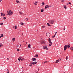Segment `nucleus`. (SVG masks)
Segmentation results:
<instances>
[{
	"label": "nucleus",
	"mask_w": 73,
	"mask_h": 73,
	"mask_svg": "<svg viewBox=\"0 0 73 73\" xmlns=\"http://www.w3.org/2000/svg\"><path fill=\"white\" fill-rule=\"evenodd\" d=\"M46 36L47 37H50V33L49 32H47L46 34Z\"/></svg>",
	"instance_id": "1"
},
{
	"label": "nucleus",
	"mask_w": 73,
	"mask_h": 73,
	"mask_svg": "<svg viewBox=\"0 0 73 73\" xmlns=\"http://www.w3.org/2000/svg\"><path fill=\"white\" fill-rule=\"evenodd\" d=\"M40 43L41 44H45V40H41L40 41Z\"/></svg>",
	"instance_id": "2"
},
{
	"label": "nucleus",
	"mask_w": 73,
	"mask_h": 73,
	"mask_svg": "<svg viewBox=\"0 0 73 73\" xmlns=\"http://www.w3.org/2000/svg\"><path fill=\"white\" fill-rule=\"evenodd\" d=\"M48 41L49 42V43H50L51 44V45L52 44V42H51V39L50 38H49L48 39Z\"/></svg>",
	"instance_id": "3"
},
{
	"label": "nucleus",
	"mask_w": 73,
	"mask_h": 73,
	"mask_svg": "<svg viewBox=\"0 0 73 73\" xmlns=\"http://www.w3.org/2000/svg\"><path fill=\"white\" fill-rule=\"evenodd\" d=\"M67 45H65L64 47V50H66V49H67Z\"/></svg>",
	"instance_id": "4"
},
{
	"label": "nucleus",
	"mask_w": 73,
	"mask_h": 73,
	"mask_svg": "<svg viewBox=\"0 0 73 73\" xmlns=\"http://www.w3.org/2000/svg\"><path fill=\"white\" fill-rule=\"evenodd\" d=\"M49 23L51 24H53V23H54V21L51 20L49 21Z\"/></svg>",
	"instance_id": "5"
},
{
	"label": "nucleus",
	"mask_w": 73,
	"mask_h": 73,
	"mask_svg": "<svg viewBox=\"0 0 73 73\" xmlns=\"http://www.w3.org/2000/svg\"><path fill=\"white\" fill-rule=\"evenodd\" d=\"M7 15H9V16H11V15H12L11 13L9 11H7Z\"/></svg>",
	"instance_id": "6"
},
{
	"label": "nucleus",
	"mask_w": 73,
	"mask_h": 73,
	"mask_svg": "<svg viewBox=\"0 0 73 73\" xmlns=\"http://www.w3.org/2000/svg\"><path fill=\"white\" fill-rule=\"evenodd\" d=\"M43 47L44 49H46V50H48V49L47 48L46 46H43Z\"/></svg>",
	"instance_id": "7"
},
{
	"label": "nucleus",
	"mask_w": 73,
	"mask_h": 73,
	"mask_svg": "<svg viewBox=\"0 0 73 73\" xmlns=\"http://www.w3.org/2000/svg\"><path fill=\"white\" fill-rule=\"evenodd\" d=\"M31 60L32 61H36V58H33Z\"/></svg>",
	"instance_id": "8"
},
{
	"label": "nucleus",
	"mask_w": 73,
	"mask_h": 73,
	"mask_svg": "<svg viewBox=\"0 0 73 73\" xmlns=\"http://www.w3.org/2000/svg\"><path fill=\"white\" fill-rule=\"evenodd\" d=\"M9 12H10L11 13V15H12L13 13V12L12 11V10H10L9 11Z\"/></svg>",
	"instance_id": "9"
},
{
	"label": "nucleus",
	"mask_w": 73,
	"mask_h": 73,
	"mask_svg": "<svg viewBox=\"0 0 73 73\" xmlns=\"http://www.w3.org/2000/svg\"><path fill=\"white\" fill-rule=\"evenodd\" d=\"M1 16H3V17H4V16H5V14L2 13H1Z\"/></svg>",
	"instance_id": "10"
},
{
	"label": "nucleus",
	"mask_w": 73,
	"mask_h": 73,
	"mask_svg": "<svg viewBox=\"0 0 73 73\" xmlns=\"http://www.w3.org/2000/svg\"><path fill=\"white\" fill-rule=\"evenodd\" d=\"M48 5H47L45 6V9H47V8H48Z\"/></svg>",
	"instance_id": "11"
},
{
	"label": "nucleus",
	"mask_w": 73,
	"mask_h": 73,
	"mask_svg": "<svg viewBox=\"0 0 73 73\" xmlns=\"http://www.w3.org/2000/svg\"><path fill=\"white\" fill-rule=\"evenodd\" d=\"M64 7L65 8V9H66V8H67L66 6V5H64Z\"/></svg>",
	"instance_id": "12"
},
{
	"label": "nucleus",
	"mask_w": 73,
	"mask_h": 73,
	"mask_svg": "<svg viewBox=\"0 0 73 73\" xmlns=\"http://www.w3.org/2000/svg\"><path fill=\"white\" fill-rule=\"evenodd\" d=\"M47 25H48V26H49V27H51L52 26V25H50L49 24V23H47Z\"/></svg>",
	"instance_id": "13"
},
{
	"label": "nucleus",
	"mask_w": 73,
	"mask_h": 73,
	"mask_svg": "<svg viewBox=\"0 0 73 73\" xmlns=\"http://www.w3.org/2000/svg\"><path fill=\"white\" fill-rule=\"evenodd\" d=\"M42 6H43V5H45V3H44V2H42Z\"/></svg>",
	"instance_id": "14"
},
{
	"label": "nucleus",
	"mask_w": 73,
	"mask_h": 73,
	"mask_svg": "<svg viewBox=\"0 0 73 73\" xmlns=\"http://www.w3.org/2000/svg\"><path fill=\"white\" fill-rule=\"evenodd\" d=\"M21 25H24V23H23L22 22H21Z\"/></svg>",
	"instance_id": "15"
},
{
	"label": "nucleus",
	"mask_w": 73,
	"mask_h": 73,
	"mask_svg": "<svg viewBox=\"0 0 73 73\" xmlns=\"http://www.w3.org/2000/svg\"><path fill=\"white\" fill-rule=\"evenodd\" d=\"M19 13H20L21 15H23V13H22V12H21V11L19 12Z\"/></svg>",
	"instance_id": "16"
},
{
	"label": "nucleus",
	"mask_w": 73,
	"mask_h": 73,
	"mask_svg": "<svg viewBox=\"0 0 73 73\" xmlns=\"http://www.w3.org/2000/svg\"><path fill=\"white\" fill-rule=\"evenodd\" d=\"M67 46L68 48H70V44H69V45H68Z\"/></svg>",
	"instance_id": "17"
},
{
	"label": "nucleus",
	"mask_w": 73,
	"mask_h": 73,
	"mask_svg": "<svg viewBox=\"0 0 73 73\" xmlns=\"http://www.w3.org/2000/svg\"><path fill=\"white\" fill-rule=\"evenodd\" d=\"M12 40H13V41H15V38H13V39H12Z\"/></svg>",
	"instance_id": "18"
},
{
	"label": "nucleus",
	"mask_w": 73,
	"mask_h": 73,
	"mask_svg": "<svg viewBox=\"0 0 73 73\" xmlns=\"http://www.w3.org/2000/svg\"><path fill=\"white\" fill-rule=\"evenodd\" d=\"M16 2L17 3H20V2L18 0H16Z\"/></svg>",
	"instance_id": "19"
},
{
	"label": "nucleus",
	"mask_w": 73,
	"mask_h": 73,
	"mask_svg": "<svg viewBox=\"0 0 73 73\" xmlns=\"http://www.w3.org/2000/svg\"><path fill=\"white\" fill-rule=\"evenodd\" d=\"M3 44H2L1 43L0 44V47H1V46H3Z\"/></svg>",
	"instance_id": "20"
},
{
	"label": "nucleus",
	"mask_w": 73,
	"mask_h": 73,
	"mask_svg": "<svg viewBox=\"0 0 73 73\" xmlns=\"http://www.w3.org/2000/svg\"><path fill=\"white\" fill-rule=\"evenodd\" d=\"M38 3V2L36 1V3H35V5H37V3Z\"/></svg>",
	"instance_id": "21"
},
{
	"label": "nucleus",
	"mask_w": 73,
	"mask_h": 73,
	"mask_svg": "<svg viewBox=\"0 0 73 73\" xmlns=\"http://www.w3.org/2000/svg\"><path fill=\"white\" fill-rule=\"evenodd\" d=\"M28 47L29 48H30V46H31V44H29L28 45Z\"/></svg>",
	"instance_id": "22"
},
{
	"label": "nucleus",
	"mask_w": 73,
	"mask_h": 73,
	"mask_svg": "<svg viewBox=\"0 0 73 73\" xmlns=\"http://www.w3.org/2000/svg\"><path fill=\"white\" fill-rule=\"evenodd\" d=\"M35 57H38V55L37 54H36L35 56Z\"/></svg>",
	"instance_id": "23"
},
{
	"label": "nucleus",
	"mask_w": 73,
	"mask_h": 73,
	"mask_svg": "<svg viewBox=\"0 0 73 73\" xmlns=\"http://www.w3.org/2000/svg\"><path fill=\"white\" fill-rule=\"evenodd\" d=\"M17 26H15V29H17Z\"/></svg>",
	"instance_id": "24"
},
{
	"label": "nucleus",
	"mask_w": 73,
	"mask_h": 73,
	"mask_svg": "<svg viewBox=\"0 0 73 73\" xmlns=\"http://www.w3.org/2000/svg\"><path fill=\"white\" fill-rule=\"evenodd\" d=\"M41 12H44V9H41Z\"/></svg>",
	"instance_id": "25"
},
{
	"label": "nucleus",
	"mask_w": 73,
	"mask_h": 73,
	"mask_svg": "<svg viewBox=\"0 0 73 73\" xmlns=\"http://www.w3.org/2000/svg\"><path fill=\"white\" fill-rule=\"evenodd\" d=\"M70 49H71V50H73V48L72 47H71L70 48Z\"/></svg>",
	"instance_id": "26"
},
{
	"label": "nucleus",
	"mask_w": 73,
	"mask_h": 73,
	"mask_svg": "<svg viewBox=\"0 0 73 73\" xmlns=\"http://www.w3.org/2000/svg\"><path fill=\"white\" fill-rule=\"evenodd\" d=\"M55 62H56V63H57L58 62V61L57 60H56Z\"/></svg>",
	"instance_id": "27"
},
{
	"label": "nucleus",
	"mask_w": 73,
	"mask_h": 73,
	"mask_svg": "<svg viewBox=\"0 0 73 73\" xmlns=\"http://www.w3.org/2000/svg\"><path fill=\"white\" fill-rule=\"evenodd\" d=\"M21 61H24V59H21Z\"/></svg>",
	"instance_id": "28"
},
{
	"label": "nucleus",
	"mask_w": 73,
	"mask_h": 73,
	"mask_svg": "<svg viewBox=\"0 0 73 73\" xmlns=\"http://www.w3.org/2000/svg\"><path fill=\"white\" fill-rule=\"evenodd\" d=\"M18 60L19 61V62L20 61V58H18Z\"/></svg>",
	"instance_id": "29"
},
{
	"label": "nucleus",
	"mask_w": 73,
	"mask_h": 73,
	"mask_svg": "<svg viewBox=\"0 0 73 73\" xmlns=\"http://www.w3.org/2000/svg\"><path fill=\"white\" fill-rule=\"evenodd\" d=\"M6 19V17H3V20H5Z\"/></svg>",
	"instance_id": "30"
},
{
	"label": "nucleus",
	"mask_w": 73,
	"mask_h": 73,
	"mask_svg": "<svg viewBox=\"0 0 73 73\" xmlns=\"http://www.w3.org/2000/svg\"><path fill=\"white\" fill-rule=\"evenodd\" d=\"M19 58H20V60H21V59H23V58H22V57L21 56H20Z\"/></svg>",
	"instance_id": "31"
},
{
	"label": "nucleus",
	"mask_w": 73,
	"mask_h": 73,
	"mask_svg": "<svg viewBox=\"0 0 73 73\" xmlns=\"http://www.w3.org/2000/svg\"><path fill=\"white\" fill-rule=\"evenodd\" d=\"M2 37H3L4 36V35H3V34H2L1 35Z\"/></svg>",
	"instance_id": "32"
},
{
	"label": "nucleus",
	"mask_w": 73,
	"mask_h": 73,
	"mask_svg": "<svg viewBox=\"0 0 73 73\" xmlns=\"http://www.w3.org/2000/svg\"><path fill=\"white\" fill-rule=\"evenodd\" d=\"M42 28H45V26H42Z\"/></svg>",
	"instance_id": "33"
},
{
	"label": "nucleus",
	"mask_w": 73,
	"mask_h": 73,
	"mask_svg": "<svg viewBox=\"0 0 73 73\" xmlns=\"http://www.w3.org/2000/svg\"><path fill=\"white\" fill-rule=\"evenodd\" d=\"M17 51L18 52H19V51H20V50H19V49H17Z\"/></svg>",
	"instance_id": "34"
},
{
	"label": "nucleus",
	"mask_w": 73,
	"mask_h": 73,
	"mask_svg": "<svg viewBox=\"0 0 73 73\" xmlns=\"http://www.w3.org/2000/svg\"><path fill=\"white\" fill-rule=\"evenodd\" d=\"M64 0H62L61 2H62V3H63L64 1Z\"/></svg>",
	"instance_id": "35"
},
{
	"label": "nucleus",
	"mask_w": 73,
	"mask_h": 73,
	"mask_svg": "<svg viewBox=\"0 0 73 73\" xmlns=\"http://www.w3.org/2000/svg\"><path fill=\"white\" fill-rule=\"evenodd\" d=\"M66 60H68V57H67V56H66Z\"/></svg>",
	"instance_id": "36"
},
{
	"label": "nucleus",
	"mask_w": 73,
	"mask_h": 73,
	"mask_svg": "<svg viewBox=\"0 0 73 73\" xmlns=\"http://www.w3.org/2000/svg\"><path fill=\"white\" fill-rule=\"evenodd\" d=\"M25 20H26V21H28V18H26Z\"/></svg>",
	"instance_id": "37"
},
{
	"label": "nucleus",
	"mask_w": 73,
	"mask_h": 73,
	"mask_svg": "<svg viewBox=\"0 0 73 73\" xmlns=\"http://www.w3.org/2000/svg\"><path fill=\"white\" fill-rule=\"evenodd\" d=\"M34 63H35V64H37V62H36V61H35V62H34Z\"/></svg>",
	"instance_id": "38"
},
{
	"label": "nucleus",
	"mask_w": 73,
	"mask_h": 73,
	"mask_svg": "<svg viewBox=\"0 0 73 73\" xmlns=\"http://www.w3.org/2000/svg\"><path fill=\"white\" fill-rule=\"evenodd\" d=\"M44 64H45V63H47V62H46V61L44 62Z\"/></svg>",
	"instance_id": "39"
},
{
	"label": "nucleus",
	"mask_w": 73,
	"mask_h": 73,
	"mask_svg": "<svg viewBox=\"0 0 73 73\" xmlns=\"http://www.w3.org/2000/svg\"><path fill=\"white\" fill-rule=\"evenodd\" d=\"M32 64L33 65H34V64H35V62H33Z\"/></svg>",
	"instance_id": "40"
},
{
	"label": "nucleus",
	"mask_w": 73,
	"mask_h": 73,
	"mask_svg": "<svg viewBox=\"0 0 73 73\" xmlns=\"http://www.w3.org/2000/svg\"><path fill=\"white\" fill-rule=\"evenodd\" d=\"M1 25H3V23H1Z\"/></svg>",
	"instance_id": "41"
},
{
	"label": "nucleus",
	"mask_w": 73,
	"mask_h": 73,
	"mask_svg": "<svg viewBox=\"0 0 73 73\" xmlns=\"http://www.w3.org/2000/svg\"><path fill=\"white\" fill-rule=\"evenodd\" d=\"M51 44H50V43L49 44V46H51Z\"/></svg>",
	"instance_id": "42"
},
{
	"label": "nucleus",
	"mask_w": 73,
	"mask_h": 73,
	"mask_svg": "<svg viewBox=\"0 0 73 73\" xmlns=\"http://www.w3.org/2000/svg\"><path fill=\"white\" fill-rule=\"evenodd\" d=\"M29 66H32L31 64H30L29 65Z\"/></svg>",
	"instance_id": "43"
},
{
	"label": "nucleus",
	"mask_w": 73,
	"mask_h": 73,
	"mask_svg": "<svg viewBox=\"0 0 73 73\" xmlns=\"http://www.w3.org/2000/svg\"><path fill=\"white\" fill-rule=\"evenodd\" d=\"M19 32H21V30H19Z\"/></svg>",
	"instance_id": "44"
},
{
	"label": "nucleus",
	"mask_w": 73,
	"mask_h": 73,
	"mask_svg": "<svg viewBox=\"0 0 73 73\" xmlns=\"http://www.w3.org/2000/svg\"><path fill=\"white\" fill-rule=\"evenodd\" d=\"M30 63L31 65H32V64H33L32 62Z\"/></svg>",
	"instance_id": "45"
},
{
	"label": "nucleus",
	"mask_w": 73,
	"mask_h": 73,
	"mask_svg": "<svg viewBox=\"0 0 73 73\" xmlns=\"http://www.w3.org/2000/svg\"><path fill=\"white\" fill-rule=\"evenodd\" d=\"M15 26H14L13 27V28H15Z\"/></svg>",
	"instance_id": "46"
},
{
	"label": "nucleus",
	"mask_w": 73,
	"mask_h": 73,
	"mask_svg": "<svg viewBox=\"0 0 73 73\" xmlns=\"http://www.w3.org/2000/svg\"><path fill=\"white\" fill-rule=\"evenodd\" d=\"M56 34H55V35H54V37H55V36H56Z\"/></svg>",
	"instance_id": "47"
},
{
	"label": "nucleus",
	"mask_w": 73,
	"mask_h": 73,
	"mask_svg": "<svg viewBox=\"0 0 73 73\" xmlns=\"http://www.w3.org/2000/svg\"><path fill=\"white\" fill-rule=\"evenodd\" d=\"M59 60H60V61L61 60V59L60 58V59H59Z\"/></svg>",
	"instance_id": "48"
},
{
	"label": "nucleus",
	"mask_w": 73,
	"mask_h": 73,
	"mask_svg": "<svg viewBox=\"0 0 73 73\" xmlns=\"http://www.w3.org/2000/svg\"><path fill=\"white\" fill-rule=\"evenodd\" d=\"M2 37V36H0V38H1Z\"/></svg>",
	"instance_id": "49"
},
{
	"label": "nucleus",
	"mask_w": 73,
	"mask_h": 73,
	"mask_svg": "<svg viewBox=\"0 0 73 73\" xmlns=\"http://www.w3.org/2000/svg\"><path fill=\"white\" fill-rule=\"evenodd\" d=\"M49 6L48 5V8H49Z\"/></svg>",
	"instance_id": "50"
},
{
	"label": "nucleus",
	"mask_w": 73,
	"mask_h": 73,
	"mask_svg": "<svg viewBox=\"0 0 73 73\" xmlns=\"http://www.w3.org/2000/svg\"><path fill=\"white\" fill-rule=\"evenodd\" d=\"M64 30H65V27L64 29Z\"/></svg>",
	"instance_id": "51"
},
{
	"label": "nucleus",
	"mask_w": 73,
	"mask_h": 73,
	"mask_svg": "<svg viewBox=\"0 0 73 73\" xmlns=\"http://www.w3.org/2000/svg\"><path fill=\"white\" fill-rule=\"evenodd\" d=\"M69 4H71V3H70V2H69Z\"/></svg>",
	"instance_id": "52"
},
{
	"label": "nucleus",
	"mask_w": 73,
	"mask_h": 73,
	"mask_svg": "<svg viewBox=\"0 0 73 73\" xmlns=\"http://www.w3.org/2000/svg\"><path fill=\"white\" fill-rule=\"evenodd\" d=\"M54 36H52V38H54Z\"/></svg>",
	"instance_id": "53"
},
{
	"label": "nucleus",
	"mask_w": 73,
	"mask_h": 73,
	"mask_svg": "<svg viewBox=\"0 0 73 73\" xmlns=\"http://www.w3.org/2000/svg\"><path fill=\"white\" fill-rule=\"evenodd\" d=\"M36 72V73H38V72Z\"/></svg>",
	"instance_id": "54"
},
{
	"label": "nucleus",
	"mask_w": 73,
	"mask_h": 73,
	"mask_svg": "<svg viewBox=\"0 0 73 73\" xmlns=\"http://www.w3.org/2000/svg\"><path fill=\"white\" fill-rule=\"evenodd\" d=\"M7 60H9V59L8 58H7Z\"/></svg>",
	"instance_id": "55"
},
{
	"label": "nucleus",
	"mask_w": 73,
	"mask_h": 73,
	"mask_svg": "<svg viewBox=\"0 0 73 73\" xmlns=\"http://www.w3.org/2000/svg\"><path fill=\"white\" fill-rule=\"evenodd\" d=\"M57 60L58 61H60V60H59V59L58 60Z\"/></svg>",
	"instance_id": "56"
},
{
	"label": "nucleus",
	"mask_w": 73,
	"mask_h": 73,
	"mask_svg": "<svg viewBox=\"0 0 73 73\" xmlns=\"http://www.w3.org/2000/svg\"><path fill=\"white\" fill-rule=\"evenodd\" d=\"M7 71L8 72H9V70H8V69H7Z\"/></svg>",
	"instance_id": "57"
},
{
	"label": "nucleus",
	"mask_w": 73,
	"mask_h": 73,
	"mask_svg": "<svg viewBox=\"0 0 73 73\" xmlns=\"http://www.w3.org/2000/svg\"><path fill=\"white\" fill-rule=\"evenodd\" d=\"M68 4H69V3H67L66 4V5H68Z\"/></svg>",
	"instance_id": "58"
},
{
	"label": "nucleus",
	"mask_w": 73,
	"mask_h": 73,
	"mask_svg": "<svg viewBox=\"0 0 73 73\" xmlns=\"http://www.w3.org/2000/svg\"><path fill=\"white\" fill-rule=\"evenodd\" d=\"M57 33V32H56L55 33L56 34V33Z\"/></svg>",
	"instance_id": "59"
},
{
	"label": "nucleus",
	"mask_w": 73,
	"mask_h": 73,
	"mask_svg": "<svg viewBox=\"0 0 73 73\" xmlns=\"http://www.w3.org/2000/svg\"><path fill=\"white\" fill-rule=\"evenodd\" d=\"M39 70H40V69L39 68L38 69V71H39Z\"/></svg>",
	"instance_id": "60"
},
{
	"label": "nucleus",
	"mask_w": 73,
	"mask_h": 73,
	"mask_svg": "<svg viewBox=\"0 0 73 73\" xmlns=\"http://www.w3.org/2000/svg\"><path fill=\"white\" fill-rule=\"evenodd\" d=\"M49 7H51V5H50L49 6Z\"/></svg>",
	"instance_id": "61"
},
{
	"label": "nucleus",
	"mask_w": 73,
	"mask_h": 73,
	"mask_svg": "<svg viewBox=\"0 0 73 73\" xmlns=\"http://www.w3.org/2000/svg\"><path fill=\"white\" fill-rule=\"evenodd\" d=\"M0 20H2V19H1H1H0Z\"/></svg>",
	"instance_id": "62"
},
{
	"label": "nucleus",
	"mask_w": 73,
	"mask_h": 73,
	"mask_svg": "<svg viewBox=\"0 0 73 73\" xmlns=\"http://www.w3.org/2000/svg\"><path fill=\"white\" fill-rule=\"evenodd\" d=\"M1 0H0V3L1 2Z\"/></svg>",
	"instance_id": "63"
},
{
	"label": "nucleus",
	"mask_w": 73,
	"mask_h": 73,
	"mask_svg": "<svg viewBox=\"0 0 73 73\" xmlns=\"http://www.w3.org/2000/svg\"><path fill=\"white\" fill-rule=\"evenodd\" d=\"M9 73V72H7V73Z\"/></svg>",
	"instance_id": "64"
}]
</instances>
